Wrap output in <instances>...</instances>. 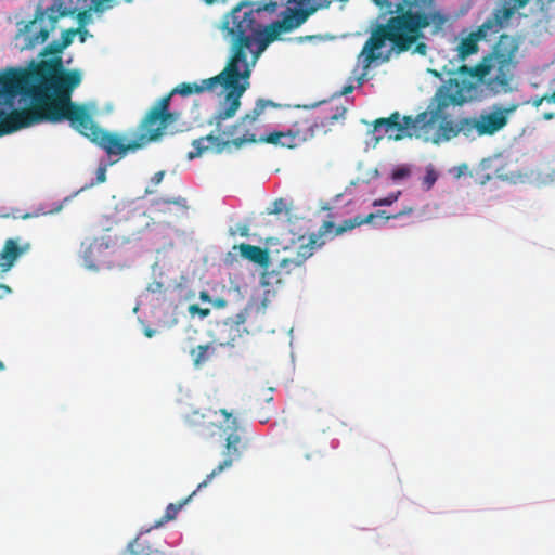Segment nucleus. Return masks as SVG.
Returning a JSON list of instances; mask_svg holds the SVG:
<instances>
[{"mask_svg":"<svg viewBox=\"0 0 555 555\" xmlns=\"http://www.w3.org/2000/svg\"><path fill=\"white\" fill-rule=\"evenodd\" d=\"M78 69H64L60 56L43 60L30 68H9L0 72V98L13 100L29 98L30 105L17 109L26 127L40 122L88 121L85 105L72 102V92L81 82Z\"/></svg>","mask_w":555,"mask_h":555,"instance_id":"obj_1","label":"nucleus"},{"mask_svg":"<svg viewBox=\"0 0 555 555\" xmlns=\"http://www.w3.org/2000/svg\"><path fill=\"white\" fill-rule=\"evenodd\" d=\"M248 87V79H241L225 93L218 109L207 120V124L214 126V129L207 135L193 140V151L188 153L189 159L197 158L208 151L221 154L260 143V135L257 134V121L267 107L275 106L272 101L259 99L249 113L231 125L227 124V120L233 118L238 112L242 104L241 98Z\"/></svg>","mask_w":555,"mask_h":555,"instance_id":"obj_2","label":"nucleus"},{"mask_svg":"<svg viewBox=\"0 0 555 555\" xmlns=\"http://www.w3.org/2000/svg\"><path fill=\"white\" fill-rule=\"evenodd\" d=\"M408 10L386 24L378 25L371 34L361 51L362 64L369 68L380 57L377 52L386 41H390L398 52L412 49L413 43L423 37L422 29L433 26L434 33L440 31L448 22V15L435 9L434 0H402Z\"/></svg>","mask_w":555,"mask_h":555,"instance_id":"obj_3","label":"nucleus"},{"mask_svg":"<svg viewBox=\"0 0 555 555\" xmlns=\"http://www.w3.org/2000/svg\"><path fill=\"white\" fill-rule=\"evenodd\" d=\"M225 27L233 38L232 55L225 65L240 79H249L251 67L269 43L266 41L267 27L256 21L254 11L236 8L232 11Z\"/></svg>","mask_w":555,"mask_h":555,"instance_id":"obj_4","label":"nucleus"},{"mask_svg":"<svg viewBox=\"0 0 555 555\" xmlns=\"http://www.w3.org/2000/svg\"><path fill=\"white\" fill-rule=\"evenodd\" d=\"M466 102L464 87L459 79H449L448 83L440 87L425 112L427 117L418 124L420 138L431 139L435 143L449 141L459 134L469 139L466 131L467 117L453 121L446 112L449 106H460Z\"/></svg>","mask_w":555,"mask_h":555,"instance_id":"obj_5","label":"nucleus"},{"mask_svg":"<svg viewBox=\"0 0 555 555\" xmlns=\"http://www.w3.org/2000/svg\"><path fill=\"white\" fill-rule=\"evenodd\" d=\"M518 51V42L509 35L503 34L493 46L491 52L481 62L472 68L461 65V73L469 72L478 80H483L490 75L487 87L495 94L513 91L514 70L517 65L515 60Z\"/></svg>","mask_w":555,"mask_h":555,"instance_id":"obj_6","label":"nucleus"},{"mask_svg":"<svg viewBox=\"0 0 555 555\" xmlns=\"http://www.w3.org/2000/svg\"><path fill=\"white\" fill-rule=\"evenodd\" d=\"M170 95H164L147 111L138 126L137 141L141 147L159 140L166 128L176 122L179 114L170 112Z\"/></svg>","mask_w":555,"mask_h":555,"instance_id":"obj_7","label":"nucleus"},{"mask_svg":"<svg viewBox=\"0 0 555 555\" xmlns=\"http://www.w3.org/2000/svg\"><path fill=\"white\" fill-rule=\"evenodd\" d=\"M518 106V104L508 106L494 104L489 109L481 111L478 115L467 117L465 128L466 131H469V140L492 137L503 130Z\"/></svg>","mask_w":555,"mask_h":555,"instance_id":"obj_8","label":"nucleus"},{"mask_svg":"<svg viewBox=\"0 0 555 555\" xmlns=\"http://www.w3.org/2000/svg\"><path fill=\"white\" fill-rule=\"evenodd\" d=\"M80 134L90 139L93 143L103 149L108 155L125 156L129 151L141 149L137 139L127 142L118 133L101 129L94 121L91 114H88V121L73 126Z\"/></svg>","mask_w":555,"mask_h":555,"instance_id":"obj_9","label":"nucleus"},{"mask_svg":"<svg viewBox=\"0 0 555 555\" xmlns=\"http://www.w3.org/2000/svg\"><path fill=\"white\" fill-rule=\"evenodd\" d=\"M315 246L317 238L314 236H310L307 243L299 244L295 251L291 250V255L280 261L278 269L262 273V284L272 286L283 283L285 276L302 268L306 260L313 255Z\"/></svg>","mask_w":555,"mask_h":555,"instance_id":"obj_10","label":"nucleus"},{"mask_svg":"<svg viewBox=\"0 0 555 555\" xmlns=\"http://www.w3.org/2000/svg\"><path fill=\"white\" fill-rule=\"evenodd\" d=\"M426 114H417L413 116H403L401 118L398 112H393L387 118H378L374 121V133H376V140L387 135L392 140H401L404 137H416L420 138L418 124L422 119L426 118Z\"/></svg>","mask_w":555,"mask_h":555,"instance_id":"obj_11","label":"nucleus"},{"mask_svg":"<svg viewBox=\"0 0 555 555\" xmlns=\"http://www.w3.org/2000/svg\"><path fill=\"white\" fill-rule=\"evenodd\" d=\"M75 10L64 5L61 0H55L50 7L43 11L40 7L37 8L35 18L25 25L24 31L30 34L37 23H42L46 15L49 25L41 27L38 33L31 34L28 37V47H35L43 43L48 38L50 31L55 29V25L61 17L74 15Z\"/></svg>","mask_w":555,"mask_h":555,"instance_id":"obj_12","label":"nucleus"},{"mask_svg":"<svg viewBox=\"0 0 555 555\" xmlns=\"http://www.w3.org/2000/svg\"><path fill=\"white\" fill-rule=\"evenodd\" d=\"M238 80L241 79L237 78L232 72H227V67H224L223 70L218 75L203 79L199 83L182 82L172 89L167 95H170V99L176 93L188 96L193 93L215 92L217 88H222V90L227 93L236 85Z\"/></svg>","mask_w":555,"mask_h":555,"instance_id":"obj_13","label":"nucleus"},{"mask_svg":"<svg viewBox=\"0 0 555 555\" xmlns=\"http://www.w3.org/2000/svg\"><path fill=\"white\" fill-rule=\"evenodd\" d=\"M232 424L234 425L231 433H229L225 437L224 449L222 450L223 460L212 469L210 474L206 476V478L198 483L197 490L205 488L215 476L221 474L223 470L230 468L234 462L238 461L246 449V441L241 437L236 424V420H232Z\"/></svg>","mask_w":555,"mask_h":555,"instance_id":"obj_14","label":"nucleus"},{"mask_svg":"<svg viewBox=\"0 0 555 555\" xmlns=\"http://www.w3.org/2000/svg\"><path fill=\"white\" fill-rule=\"evenodd\" d=\"M489 30H492V22L486 21L476 31H472L463 38L456 49L459 60L465 61L468 56L477 53L478 42L487 37Z\"/></svg>","mask_w":555,"mask_h":555,"instance_id":"obj_15","label":"nucleus"},{"mask_svg":"<svg viewBox=\"0 0 555 555\" xmlns=\"http://www.w3.org/2000/svg\"><path fill=\"white\" fill-rule=\"evenodd\" d=\"M30 245L25 243L20 245L18 238L5 240L2 249L0 250V272L1 274L7 273L12 269L16 260L26 251H28Z\"/></svg>","mask_w":555,"mask_h":555,"instance_id":"obj_16","label":"nucleus"},{"mask_svg":"<svg viewBox=\"0 0 555 555\" xmlns=\"http://www.w3.org/2000/svg\"><path fill=\"white\" fill-rule=\"evenodd\" d=\"M327 124L328 122H325L324 120L319 122L313 118H301L292 125L291 130L294 134L295 141L298 146H300L302 143L314 138L315 132L324 128Z\"/></svg>","mask_w":555,"mask_h":555,"instance_id":"obj_17","label":"nucleus"},{"mask_svg":"<svg viewBox=\"0 0 555 555\" xmlns=\"http://www.w3.org/2000/svg\"><path fill=\"white\" fill-rule=\"evenodd\" d=\"M234 248H236V246ZM237 248L240 250V255L244 259H247L263 269H268L270 264V255L268 249L246 243L240 244Z\"/></svg>","mask_w":555,"mask_h":555,"instance_id":"obj_18","label":"nucleus"},{"mask_svg":"<svg viewBox=\"0 0 555 555\" xmlns=\"http://www.w3.org/2000/svg\"><path fill=\"white\" fill-rule=\"evenodd\" d=\"M27 128L17 109L0 111V137Z\"/></svg>","mask_w":555,"mask_h":555,"instance_id":"obj_19","label":"nucleus"},{"mask_svg":"<svg viewBox=\"0 0 555 555\" xmlns=\"http://www.w3.org/2000/svg\"><path fill=\"white\" fill-rule=\"evenodd\" d=\"M260 143H267L287 149L298 147L291 128L286 131H272L268 134L260 135Z\"/></svg>","mask_w":555,"mask_h":555,"instance_id":"obj_20","label":"nucleus"},{"mask_svg":"<svg viewBox=\"0 0 555 555\" xmlns=\"http://www.w3.org/2000/svg\"><path fill=\"white\" fill-rule=\"evenodd\" d=\"M361 225V221H358L357 216L351 219L344 220L339 225H335L332 221H324L323 224L319 229L320 235H326L334 231V235H341L347 231H351L357 227Z\"/></svg>","mask_w":555,"mask_h":555,"instance_id":"obj_21","label":"nucleus"},{"mask_svg":"<svg viewBox=\"0 0 555 555\" xmlns=\"http://www.w3.org/2000/svg\"><path fill=\"white\" fill-rule=\"evenodd\" d=\"M216 348L212 344L198 345L190 352L193 363L196 367L206 363L215 353Z\"/></svg>","mask_w":555,"mask_h":555,"instance_id":"obj_22","label":"nucleus"},{"mask_svg":"<svg viewBox=\"0 0 555 555\" xmlns=\"http://www.w3.org/2000/svg\"><path fill=\"white\" fill-rule=\"evenodd\" d=\"M198 490L196 489L195 491H193L186 499H184L182 502H180L179 504H173V503H170L168 504V506L166 507V511H165V514L164 516L162 517V519L159 521H157L153 528H158L160 527L162 525H164L165 522L167 521H170V520H173L179 511L186 504L191 501V499L196 494Z\"/></svg>","mask_w":555,"mask_h":555,"instance_id":"obj_23","label":"nucleus"},{"mask_svg":"<svg viewBox=\"0 0 555 555\" xmlns=\"http://www.w3.org/2000/svg\"><path fill=\"white\" fill-rule=\"evenodd\" d=\"M412 211H413L412 207H405L402 210H400L399 212H397L395 215H390V216H386L384 210H378L377 212L369 214L365 217H362L359 215V216H357V218H358V221H361V225H362V224L371 223L376 217H383L385 219V221H388L390 219H397L402 216L411 215Z\"/></svg>","mask_w":555,"mask_h":555,"instance_id":"obj_24","label":"nucleus"},{"mask_svg":"<svg viewBox=\"0 0 555 555\" xmlns=\"http://www.w3.org/2000/svg\"><path fill=\"white\" fill-rule=\"evenodd\" d=\"M127 548L131 555H165L159 550L152 548L150 545L141 543L139 538L130 542Z\"/></svg>","mask_w":555,"mask_h":555,"instance_id":"obj_25","label":"nucleus"},{"mask_svg":"<svg viewBox=\"0 0 555 555\" xmlns=\"http://www.w3.org/2000/svg\"><path fill=\"white\" fill-rule=\"evenodd\" d=\"M513 14L512 9L504 8L494 13L493 18H489L488 21L492 22V29L494 28V33H498L500 28L503 27V24L507 22Z\"/></svg>","mask_w":555,"mask_h":555,"instance_id":"obj_26","label":"nucleus"},{"mask_svg":"<svg viewBox=\"0 0 555 555\" xmlns=\"http://www.w3.org/2000/svg\"><path fill=\"white\" fill-rule=\"evenodd\" d=\"M437 179H438V173L436 172V170L434 169L433 166H428L426 168L425 176L422 179V185H423L424 190H426V191L430 190L434 186V184L436 183Z\"/></svg>","mask_w":555,"mask_h":555,"instance_id":"obj_27","label":"nucleus"},{"mask_svg":"<svg viewBox=\"0 0 555 555\" xmlns=\"http://www.w3.org/2000/svg\"><path fill=\"white\" fill-rule=\"evenodd\" d=\"M401 195V191H397L393 193L388 194L386 197L375 199L373 202V206H390L395 202L398 201L399 196Z\"/></svg>","mask_w":555,"mask_h":555,"instance_id":"obj_28","label":"nucleus"},{"mask_svg":"<svg viewBox=\"0 0 555 555\" xmlns=\"http://www.w3.org/2000/svg\"><path fill=\"white\" fill-rule=\"evenodd\" d=\"M81 33H82L81 29H75V28L66 29L62 33V38H61L60 42L62 43V46H64V48H67L68 46L72 44L75 35L81 34Z\"/></svg>","mask_w":555,"mask_h":555,"instance_id":"obj_29","label":"nucleus"},{"mask_svg":"<svg viewBox=\"0 0 555 555\" xmlns=\"http://www.w3.org/2000/svg\"><path fill=\"white\" fill-rule=\"evenodd\" d=\"M411 173V170L408 166L402 165L392 170L391 179L395 181L402 180L404 178H408Z\"/></svg>","mask_w":555,"mask_h":555,"instance_id":"obj_30","label":"nucleus"},{"mask_svg":"<svg viewBox=\"0 0 555 555\" xmlns=\"http://www.w3.org/2000/svg\"><path fill=\"white\" fill-rule=\"evenodd\" d=\"M64 46H62V43L60 41H52L50 42L46 48H44V51H43V55H48V54H60L62 53V51L64 50Z\"/></svg>","mask_w":555,"mask_h":555,"instance_id":"obj_31","label":"nucleus"},{"mask_svg":"<svg viewBox=\"0 0 555 555\" xmlns=\"http://www.w3.org/2000/svg\"><path fill=\"white\" fill-rule=\"evenodd\" d=\"M189 312L194 315V314H198L201 315L202 318H205L207 315H209L210 313V310L208 308H201L198 305L194 304V305H191L189 307Z\"/></svg>","mask_w":555,"mask_h":555,"instance_id":"obj_32","label":"nucleus"},{"mask_svg":"<svg viewBox=\"0 0 555 555\" xmlns=\"http://www.w3.org/2000/svg\"><path fill=\"white\" fill-rule=\"evenodd\" d=\"M415 44L413 50H412V53L413 54H420V55H425L426 52H427V44L425 42H418V39L413 43Z\"/></svg>","mask_w":555,"mask_h":555,"instance_id":"obj_33","label":"nucleus"},{"mask_svg":"<svg viewBox=\"0 0 555 555\" xmlns=\"http://www.w3.org/2000/svg\"><path fill=\"white\" fill-rule=\"evenodd\" d=\"M89 18H90V14L88 11H80L77 14V20L81 27H83V25H86L88 23Z\"/></svg>","mask_w":555,"mask_h":555,"instance_id":"obj_34","label":"nucleus"},{"mask_svg":"<svg viewBox=\"0 0 555 555\" xmlns=\"http://www.w3.org/2000/svg\"><path fill=\"white\" fill-rule=\"evenodd\" d=\"M236 231L242 237H247L249 235V227L247 224H237Z\"/></svg>","mask_w":555,"mask_h":555,"instance_id":"obj_35","label":"nucleus"},{"mask_svg":"<svg viewBox=\"0 0 555 555\" xmlns=\"http://www.w3.org/2000/svg\"><path fill=\"white\" fill-rule=\"evenodd\" d=\"M106 180V169L104 167H100L96 170V181L99 183H103Z\"/></svg>","mask_w":555,"mask_h":555,"instance_id":"obj_36","label":"nucleus"},{"mask_svg":"<svg viewBox=\"0 0 555 555\" xmlns=\"http://www.w3.org/2000/svg\"><path fill=\"white\" fill-rule=\"evenodd\" d=\"M164 176H165L164 170L157 171L156 173H154V176L151 179L152 183L155 185L159 184L163 181Z\"/></svg>","mask_w":555,"mask_h":555,"instance_id":"obj_37","label":"nucleus"},{"mask_svg":"<svg viewBox=\"0 0 555 555\" xmlns=\"http://www.w3.org/2000/svg\"><path fill=\"white\" fill-rule=\"evenodd\" d=\"M283 206H284V202L283 199H278L274 202L273 204V208L271 209V214H280L283 209Z\"/></svg>","mask_w":555,"mask_h":555,"instance_id":"obj_38","label":"nucleus"},{"mask_svg":"<svg viewBox=\"0 0 555 555\" xmlns=\"http://www.w3.org/2000/svg\"><path fill=\"white\" fill-rule=\"evenodd\" d=\"M12 289L10 286L5 284H0V299L4 298L7 295L11 294Z\"/></svg>","mask_w":555,"mask_h":555,"instance_id":"obj_39","label":"nucleus"},{"mask_svg":"<svg viewBox=\"0 0 555 555\" xmlns=\"http://www.w3.org/2000/svg\"><path fill=\"white\" fill-rule=\"evenodd\" d=\"M354 87L352 85L345 86L340 91L339 95H347L353 91Z\"/></svg>","mask_w":555,"mask_h":555,"instance_id":"obj_40","label":"nucleus"},{"mask_svg":"<svg viewBox=\"0 0 555 555\" xmlns=\"http://www.w3.org/2000/svg\"><path fill=\"white\" fill-rule=\"evenodd\" d=\"M165 203L167 204H176V205H182L184 206V203H185V198L183 197H178L176 199H166Z\"/></svg>","mask_w":555,"mask_h":555,"instance_id":"obj_41","label":"nucleus"},{"mask_svg":"<svg viewBox=\"0 0 555 555\" xmlns=\"http://www.w3.org/2000/svg\"><path fill=\"white\" fill-rule=\"evenodd\" d=\"M214 306L217 308H224L227 306V300L224 298H217L214 301Z\"/></svg>","mask_w":555,"mask_h":555,"instance_id":"obj_42","label":"nucleus"},{"mask_svg":"<svg viewBox=\"0 0 555 555\" xmlns=\"http://www.w3.org/2000/svg\"><path fill=\"white\" fill-rule=\"evenodd\" d=\"M199 299H201L202 301H204V302H209V301H211V297H210V295H209L206 291L201 292V294H199Z\"/></svg>","mask_w":555,"mask_h":555,"instance_id":"obj_43","label":"nucleus"},{"mask_svg":"<svg viewBox=\"0 0 555 555\" xmlns=\"http://www.w3.org/2000/svg\"><path fill=\"white\" fill-rule=\"evenodd\" d=\"M530 0H514L516 8H524Z\"/></svg>","mask_w":555,"mask_h":555,"instance_id":"obj_44","label":"nucleus"},{"mask_svg":"<svg viewBox=\"0 0 555 555\" xmlns=\"http://www.w3.org/2000/svg\"><path fill=\"white\" fill-rule=\"evenodd\" d=\"M544 99L546 102L555 104V91L552 94H545Z\"/></svg>","mask_w":555,"mask_h":555,"instance_id":"obj_45","label":"nucleus"},{"mask_svg":"<svg viewBox=\"0 0 555 555\" xmlns=\"http://www.w3.org/2000/svg\"><path fill=\"white\" fill-rule=\"evenodd\" d=\"M162 283H154L152 285L149 286V289L151 292H156V291H159L162 288Z\"/></svg>","mask_w":555,"mask_h":555,"instance_id":"obj_46","label":"nucleus"},{"mask_svg":"<svg viewBox=\"0 0 555 555\" xmlns=\"http://www.w3.org/2000/svg\"><path fill=\"white\" fill-rule=\"evenodd\" d=\"M79 29H81V31H82L81 34H79L80 35V41L83 42L85 39H86V35L88 34V30L85 29L83 27H80Z\"/></svg>","mask_w":555,"mask_h":555,"instance_id":"obj_47","label":"nucleus"},{"mask_svg":"<svg viewBox=\"0 0 555 555\" xmlns=\"http://www.w3.org/2000/svg\"><path fill=\"white\" fill-rule=\"evenodd\" d=\"M220 413L227 418H231L232 414L230 412H228L225 409H221L220 410Z\"/></svg>","mask_w":555,"mask_h":555,"instance_id":"obj_48","label":"nucleus"},{"mask_svg":"<svg viewBox=\"0 0 555 555\" xmlns=\"http://www.w3.org/2000/svg\"><path fill=\"white\" fill-rule=\"evenodd\" d=\"M543 101H545L544 95L540 99L534 100L533 105L538 107L542 104Z\"/></svg>","mask_w":555,"mask_h":555,"instance_id":"obj_49","label":"nucleus"},{"mask_svg":"<svg viewBox=\"0 0 555 555\" xmlns=\"http://www.w3.org/2000/svg\"><path fill=\"white\" fill-rule=\"evenodd\" d=\"M428 73H430L435 77L440 78V73L436 69H428Z\"/></svg>","mask_w":555,"mask_h":555,"instance_id":"obj_50","label":"nucleus"},{"mask_svg":"<svg viewBox=\"0 0 555 555\" xmlns=\"http://www.w3.org/2000/svg\"><path fill=\"white\" fill-rule=\"evenodd\" d=\"M144 333H145V336H147V337H152V336L154 335L155 331H154V330L146 328Z\"/></svg>","mask_w":555,"mask_h":555,"instance_id":"obj_51","label":"nucleus"},{"mask_svg":"<svg viewBox=\"0 0 555 555\" xmlns=\"http://www.w3.org/2000/svg\"><path fill=\"white\" fill-rule=\"evenodd\" d=\"M375 4L378 7H384L386 4V0H373Z\"/></svg>","mask_w":555,"mask_h":555,"instance_id":"obj_52","label":"nucleus"},{"mask_svg":"<svg viewBox=\"0 0 555 555\" xmlns=\"http://www.w3.org/2000/svg\"><path fill=\"white\" fill-rule=\"evenodd\" d=\"M554 117V114L553 113H546L544 114V119L548 120V119H552Z\"/></svg>","mask_w":555,"mask_h":555,"instance_id":"obj_53","label":"nucleus"},{"mask_svg":"<svg viewBox=\"0 0 555 555\" xmlns=\"http://www.w3.org/2000/svg\"><path fill=\"white\" fill-rule=\"evenodd\" d=\"M335 120H337V115H332L331 117L327 118L328 122H333Z\"/></svg>","mask_w":555,"mask_h":555,"instance_id":"obj_54","label":"nucleus"},{"mask_svg":"<svg viewBox=\"0 0 555 555\" xmlns=\"http://www.w3.org/2000/svg\"><path fill=\"white\" fill-rule=\"evenodd\" d=\"M0 369H3V364L0 362Z\"/></svg>","mask_w":555,"mask_h":555,"instance_id":"obj_55","label":"nucleus"}]
</instances>
